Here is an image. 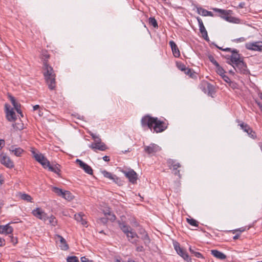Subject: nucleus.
Segmentation results:
<instances>
[{
    "mask_svg": "<svg viewBox=\"0 0 262 262\" xmlns=\"http://www.w3.org/2000/svg\"><path fill=\"white\" fill-rule=\"evenodd\" d=\"M67 261V262H79L78 257L76 256H68Z\"/></svg>",
    "mask_w": 262,
    "mask_h": 262,
    "instance_id": "c03bdc74",
    "label": "nucleus"
},
{
    "mask_svg": "<svg viewBox=\"0 0 262 262\" xmlns=\"http://www.w3.org/2000/svg\"><path fill=\"white\" fill-rule=\"evenodd\" d=\"M103 160L106 162H108L110 161V158L106 156H105L103 157Z\"/></svg>",
    "mask_w": 262,
    "mask_h": 262,
    "instance_id": "13d9d810",
    "label": "nucleus"
},
{
    "mask_svg": "<svg viewBox=\"0 0 262 262\" xmlns=\"http://www.w3.org/2000/svg\"><path fill=\"white\" fill-rule=\"evenodd\" d=\"M49 57L50 55L47 51L42 52L41 54V59L43 60V75L49 89L52 90L54 89L56 86V75L54 73L53 68L48 63V59H49Z\"/></svg>",
    "mask_w": 262,
    "mask_h": 262,
    "instance_id": "f257e3e1",
    "label": "nucleus"
},
{
    "mask_svg": "<svg viewBox=\"0 0 262 262\" xmlns=\"http://www.w3.org/2000/svg\"><path fill=\"white\" fill-rule=\"evenodd\" d=\"M91 136L96 142L101 140L100 138L93 134H91Z\"/></svg>",
    "mask_w": 262,
    "mask_h": 262,
    "instance_id": "603ef678",
    "label": "nucleus"
},
{
    "mask_svg": "<svg viewBox=\"0 0 262 262\" xmlns=\"http://www.w3.org/2000/svg\"><path fill=\"white\" fill-rule=\"evenodd\" d=\"M81 262H93V260H90L88 258H86L85 256L82 257L81 258Z\"/></svg>",
    "mask_w": 262,
    "mask_h": 262,
    "instance_id": "3c124183",
    "label": "nucleus"
},
{
    "mask_svg": "<svg viewBox=\"0 0 262 262\" xmlns=\"http://www.w3.org/2000/svg\"><path fill=\"white\" fill-rule=\"evenodd\" d=\"M9 100H10L11 103L13 105L15 110L16 112L20 114L21 117H23V114L22 113L21 111L20 110V104L18 103L15 99V98L12 96H9Z\"/></svg>",
    "mask_w": 262,
    "mask_h": 262,
    "instance_id": "aec40b11",
    "label": "nucleus"
},
{
    "mask_svg": "<svg viewBox=\"0 0 262 262\" xmlns=\"http://www.w3.org/2000/svg\"><path fill=\"white\" fill-rule=\"evenodd\" d=\"M169 43L171 48L173 56L176 57H179L180 56V53L176 43L172 40L170 41Z\"/></svg>",
    "mask_w": 262,
    "mask_h": 262,
    "instance_id": "4be33fe9",
    "label": "nucleus"
},
{
    "mask_svg": "<svg viewBox=\"0 0 262 262\" xmlns=\"http://www.w3.org/2000/svg\"><path fill=\"white\" fill-rule=\"evenodd\" d=\"M209 61L215 67L219 66V63L215 60L213 56L210 55L208 56Z\"/></svg>",
    "mask_w": 262,
    "mask_h": 262,
    "instance_id": "a18cd8bd",
    "label": "nucleus"
},
{
    "mask_svg": "<svg viewBox=\"0 0 262 262\" xmlns=\"http://www.w3.org/2000/svg\"><path fill=\"white\" fill-rule=\"evenodd\" d=\"M259 97L262 100V93L259 94Z\"/></svg>",
    "mask_w": 262,
    "mask_h": 262,
    "instance_id": "774afa93",
    "label": "nucleus"
},
{
    "mask_svg": "<svg viewBox=\"0 0 262 262\" xmlns=\"http://www.w3.org/2000/svg\"><path fill=\"white\" fill-rule=\"evenodd\" d=\"M118 224L119 228L126 234V235L132 230V228L129 226L127 225L123 222L118 221Z\"/></svg>",
    "mask_w": 262,
    "mask_h": 262,
    "instance_id": "5701e85b",
    "label": "nucleus"
},
{
    "mask_svg": "<svg viewBox=\"0 0 262 262\" xmlns=\"http://www.w3.org/2000/svg\"><path fill=\"white\" fill-rule=\"evenodd\" d=\"M222 77L226 82H229L230 81V78L225 74L223 75Z\"/></svg>",
    "mask_w": 262,
    "mask_h": 262,
    "instance_id": "5fc2aeb1",
    "label": "nucleus"
},
{
    "mask_svg": "<svg viewBox=\"0 0 262 262\" xmlns=\"http://www.w3.org/2000/svg\"><path fill=\"white\" fill-rule=\"evenodd\" d=\"M211 253L214 257L219 259L223 260L226 258L225 254L217 250H212Z\"/></svg>",
    "mask_w": 262,
    "mask_h": 262,
    "instance_id": "b1692460",
    "label": "nucleus"
},
{
    "mask_svg": "<svg viewBox=\"0 0 262 262\" xmlns=\"http://www.w3.org/2000/svg\"><path fill=\"white\" fill-rule=\"evenodd\" d=\"M5 145V140L1 139L0 140V147H2V146H4Z\"/></svg>",
    "mask_w": 262,
    "mask_h": 262,
    "instance_id": "052dcab7",
    "label": "nucleus"
},
{
    "mask_svg": "<svg viewBox=\"0 0 262 262\" xmlns=\"http://www.w3.org/2000/svg\"><path fill=\"white\" fill-rule=\"evenodd\" d=\"M247 134L248 136L253 139L256 138V134L250 127H248L247 125Z\"/></svg>",
    "mask_w": 262,
    "mask_h": 262,
    "instance_id": "7c9ffc66",
    "label": "nucleus"
},
{
    "mask_svg": "<svg viewBox=\"0 0 262 262\" xmlns=\"http://www.w3.org/2000/svg\"><path fill=\"white\" fill-rule=\"evenodd\" d=\"M104 214H105V215H108L110 216V220L111 221H114L116 220V216L114 214L112 213L110 211L104 213Z\"/></svg>",
    "mask_w": 262,
    "mask_h": 262,
    "instance_id": "49530a36",
    "label": "nucleus"
},
{
    "mask_svg": "<svg viewBox=\"0 0 262 262\" xmlns=\"http://www.w3.org/2000/svg\"><path fill=\"white\" fill-rule=\"evenodd\" d=\"M216 68V72L217 73L220 74L221 76H222L225 73V71L224 69L220 66V65L219 64V66L215 67Z\"/></svg>",
    "mask_w": 262,
    "mask_h": 262,
    "instance_id": "37998d69",
    "label": "nucleus"
},
{
    "mask_svg": "<svg viewBox=\"0 0 262 262\" xmlns=\"http://www.w3.org/2000/svg\"><path fill=\"white\" fill-rule=\"evenodd\" d=\"M187 222L188 223H189L191 226H194V227H198V222L195 220L193 219H187Z\"/></svg>",
    "mask_w": 262,
    "mask_h": 262,
    "instance_id": "a19ab883",
    "label": "nucleus"
},
{
    "mask_svg": "<svg viewBox=\"0 0 262 262\" xmlns=\"http://www.w3.org/2000/svg\"><path fill=\"white\" fill-rule=\"evenodd\" d=\"M149 24L154 28H158V25L156 19L154 17H149L148 19Z\"/></svg>",
    "mask_w": 262,
    "mask_h": 262,
    "instance_id": "c9c22d12",
    "label": "nucleus"
},
{
    "mask_svg": "<svg viewBox=\"0 0 262 262\" xmlns=\"http://www.w3.org/2000/svg\"><path fill=\"white\" fill-rule=\"evenodd\" d=\"M60 165L57 164L54 165H51L50 164V166H48L49 170L52 172H53L56 174H59V172L60 171Z\"/></svg>",
    "mask_w": 262,
    "mask_h": 262,
    "instance_id": "393cba45",
    "label": "nucleus"
},
{
    "mask_svg": "<svg viewBox=\"0 0 262 262\" xmlns=\"http://www.w3.org/2000/svg\"><path fill=\"white\" fill-rule=\"evenodd\" d=\"M10 151H11L12 153L14 154L16 156L19 157L24 151V150L20 147L14 148V146H11L10 148Z\"/></svg>",
    "mask_w": 262,
    "mask_h": 262,
    "instance_id": "a878e982",
    "label": "nucleus"
},
{
    "mask_svg": "<svg viewBox=\"0 0 262 262\" xmlns=\"http://www.w3.org/2000/svg\"><path fill=\"white\" fill-rule=\"evenodd\" d=\"M202 36L205 40L208 41L209 40V37L208 36L207 31H205L204 33H201Z\"/></svg>",
    "mask_w": 262,
    "mask_h": 262,
    "instance_id": "09e8293b",
    "label": "nucleus"
},
{
    "mask_svg": "<svg viewBox=\"0 0 262 262\" xmlns=\"http://www.w3.org/2000/svg\"><path fill=\"white\" fill-rule=\"evenodd\" d=\"M143 127L147 126L151 130L154 129V132L157 133H161L167 128V124L163 121H161L157 117H152L148 115L143 117L141 120Z\"/></svg>",
    "mask_w": 262,
    "mask_h": 262,
    "instance_id": "7ed1b4c3",
    "label": "nucleus"
},
{
    "mask_svg": "<svg viewBox=\"0 0 262 262\" xmlns=\"http://www.w3.org/2000/svg\"><path fill=\"white\" fill-rule=\"evenodd\" d=\"M13 231V228L9 226V224L6 225H0V233L6 234H11Z\"/></svg>",
    "mask_w": 262,
    "mask_h": 262,
    "instance_id": "412c9836",
    "label": "nucleus"
},
{
    "mask_svg": "<svg viewBox=\"0 0 262 262\" xmlns=\"http://www.w3.org/2000/svg\"><path fill=\"white\" fill-rule=\"evenodd\" d=\"M89 146L94 151H96L97 149L104 151L107 149L106 145L104 143L101 142V140L95 143H93L89 145Z\"/></svg>",
    "mask_w": 262,
    "mask_h": 262,
    "instance_id": "2eb2a0df",
    "label": "nucleus"
},
{
    "mask_svg": "<svg viewBox=\"0 0 262 262\" xmlns=\"http://www.w3.org/2000/svg\"><path fill=\"white\" fill-rule=\"evenodd\" d=\"M196 8L198 14L204 16H207L208 10L199 6H196Z\"/></svg>",
    "mask_w": 262,
    "mask_h": 262,
    "instance_id": "2f4dec72",
    "label": "nucleus"
},
{
    "mask_svg": "<svg viewBox=\"0 0 262 262\" xmlns=\"http://www.w3.org/2000/svg\"><path fill=\"white\" fill-rule=\"evenodd\" d=\"M244 5H245V4L244 3H241V4H239V6L241 7V8H243Z\"/></svg>",
    "mask_w": 262,
    "mask_h": 262,
    "instance_id": "69168bd1",
    "label": "nucleus"
},
{
    "mask_svg": "<svg viewBox=\"0 0 262 262\" xmlns=\"http://www.w3.org/2000/svg\"><path fill=\"white\" fill-rule=\"evenodd\" d=\"M5 245V239L0 237V247H3Z\"/></svg>",
    "mask_w": 262,
    "mask_h": 262,
    "instance_id": "6e6d98bb",
    "label": "nucleus"
},
{
    "mask_svg": "<svg viewBox=\"0 0 262 262\" xmlns=\"http://www.w3.org/2000/svg\"><path fill=\"white\" fill-rule=\"evenodd\" d=\"M112 180L119 186L123 185V182L116 175L114 177V178Z\"/></svg>",
    "mask_w": 262,
    "mask_h": 262,
    "instance_id": "ea45409f",
    "label": "nucleus"
},
{
    "mask_svg": "<svg viewBox=\"0 0 262 262\" xmlns=\"http://www.w3.org/2000/svg\"><path fill=\"white\" fill-rule=\"evenodd\" d=\"M122 172L125 175V176L128 179V181L131 183L134 184L137 183V174L132 169L127 170H122Z\"/></svg>",
    "mask_w": 262,
    "mask_h": 262,
    "instance_id": "423d86ee",
    "label": "nucleus"
},
{
    "mask_svg": "<svg viewBox=\"0 0 262 262\" xmlns=\"http://www.w3.org/2000/svg\"><path fill=\"white\" fill-rule=\"evenodd\" d=\"M207 16L213 17V16H214V14H213V13L212 12L208 11L207 13Z\"/></svg>",
    "mask_w": 262,
    "mask_h": 262,
    "instance_id": "bf43d9fd",
    "label": "nucleus"
},
{
    "mask_svg": "<svg viewBox=\"0 0 262 262\" xmlns=\"http://www.w3.org/2000/svg\"><path fill=\"white\" fill-rule=\"evenodd\" d=\"M138 233L141 235L140 238L143 240L144 245L146 246H148L150 243V239L147 232L144 229L140 228L139 229Z\"/></svg>",
    "mask_w": 262,
    "mask_h": 262,
    "instance_id": "4468645a",
    "label": "nucleus"
},
{
    "mask_svg": "<svg viewBox=\"0 0 262 262\" xmlns=\"http://www.w3.org/2000/svg\"><path fill=\"white\" fill-rule=\"evenodd\" d=\"M47 220H49L50 224H51L53 226H55L57 224V220L53 215H51V216L48 217V219H47Z\"/></svg>",
    "mask_w": 262,
    "mask_h": 262,
    "instance_id": "58836bf2",
    "label": "nucleus"
},
{
    "mask_svg": "<svg viewBox=\"0 0 262 262\" xmlns=\"http://www.w3.org/2000/svg\"><path fill=\"white\" fill-rule=\"evenodd\" d=\"M230 64V65H231V66H232V68H233V69H231V70H229V72L230 73L233 74L234 73V71H236L237 72H239V73H241V72H239V71H237L235 69H234L233 66V64L231 62H230V64ZM245 73H246V72L244 73V74H245ZM241 74H242V73H241ZM243 74H244V73H243Z\"/></svg>",
    "mask_w": 262,
    "mask_h": 262,
    "instance_id": "864d4df0",
    "label": "nucleus"
},
{
    "mask_svg": "<svg viewBox=\"0 0 262 262\" xmlns=\"http://www.w3.org/2000/svg\"><path fill=\"white\" fill-rule=\"evenodd\" d=\"M200 88L202 91L209 95H212L214 93V86L207 81H202L200 85Z\"/></svg>",
    "mask_w": 262,
    "mask_h": 262,
    "instance_id": "6e6552de",
    "label": "nucleus"
},
{
    "mask_svg": "<svg viewBox=\"0 0 262 262\" xmlns=\"http://www.w3.org/2000/svg\"><path fill=\"white\" fill-rule=\"evenodd\" d=\"M20 198L22 200L27 201L28 202H31L32 198L31 196L26 193H22L20 194Z\"/></svg>",
    "mask_w": 262,
    "mask_h": 262,
    "instance_id": "79ce46f5",
    "label": "nucleus"
},
{
    "mask_svg": "<svg viewBox=\"0 0 262 262\" xmlns=\"http://www.w3.org/2000/svg\"><path fill=\"white\" fill-rule=\"evenodd\" d=\"M76 163L78 164L80 167L83 169L86 173L89 174H93V170L89 165L79 159H76Z\"/></svg>",
    "mask_w": 262,
    "mask_h": 262,
    "instance_id": "f3484780",
    "label": "nucleus"
},
{
    "mask_svg": "<svg viewBox=\"0 0 262 262\" xmlns=\"http://www.w3.org/2000/svg\"><path fill=\"white\" fill-rule=\"evenodd\" d=\"M55 238L57 243L58 241L59 242L60 245L59 246L61 250H67L69 249V246L67 244L66 239L62 236L59 235H56Z\"/></svg>",
    "mask_w": 262,
    "mask_h": 262,
    "instance_id": "a211bd4d",
    "label": "nucleus"
},
{
    "mask_svg": "<svg viewBox=\"0 0 262 262\" xmlns=\"http://www.w3.org/2000/svg\"><path fill=\"white\" fill-rule=\"evenodd\" d=\"M75 219L78 222H81V224L84 225V226H85L87 224L86 221L84 219H83V215L81 213H79L78 214H75Z\"/></svg>",
    "mask_w": 262,
    "mask_h": 262,
    "instance_id": "cd10ccee",
    "label": "nucleus"
},
{
    "mask_svg": "<svg viewBox=\"0 0 262 262\" xmlns=\"http://www.w3.org/2000/svg\"><path fill=\"white\" fill-rule=\"evenodd\" d=\"M184 72L191 78L196 79L197 78V73L188 68Z\"/></svg>",
    "mask_w": 262,
    "mask_h": 262,
    "instance_id": "bb28decb",
    "label": "nucleus"
},
{
    "mask_svg": "<svg viewBox=\"0 0 262 262\" xmlns=\"http://www.w3.org/2000/svg\"><path fill=\"white\" fill-rule=\"evenodd\" d=\"M245 40V39L244 37H240L237 39H234L233 41L235 42H239V41H244Z\"/></svg>",
    "mask_w": 262,
    "mask_h": 262,
    "instance_id": "4d7b16f0",
    "label": "nucleus"
},
{
    "mask_svg": "<svg viewBox=\"0 0 262 262\" xmlns=\"http://www.w3.org/2000/svg\"><path fill=\"white\" fill-rule=\"evenodd\" d=\"M176 64L178 68L180 70L183 72L185 71L188 68L187 67H186V66L184 64L181 62H177Z\"/></svg>",
    "mask_w": 262,
    "mask_h": 262,
    "instance_id": "4c0bfd02",
    "label": "nucleus"
},
{
    "mask_svg": "<svg viewBox=\"0 0 262 262\" xmlns=\"http://www.w3.org/2000/svg\"><path fill=\"white\" fill-rule=\"evenodd\" d=\"M196 19H197V20H198V22L199 24V30H200V33H204L205 31H206V30L204 26L202 20L199 17H197Z\"/></svg>",
    "mask_w": 262,
    "mask_h": 262,
    "instance_id": "c756f323",
    "label": "nucleus"
},
{
    "mask_svg": "<svg viewBox=\"0 0 262 262\" xmlns=\"http://www.w3.org/2000/svg\"><path fill=\"white\" fill-rule=\"evenodd\" d=\"M0 157L1 162L3 165L9 168L14 167L13 162L9 157L3 154H1Z\"/></svg>",
    "mask_w": 262,
    "mask_h": 262,
    "instance_id": "9b49d317",
    "label": "nucleus"
},
{
    "mask_svg": "<svg viewBox=\"0 0 262 262\" xmlns=\"http://www.w3.org/2000/svg\"><path fill=\"white\" fill-rule=\"evenodd\" d=\"M5 107L7 119L10 122H14L17 119L15 113L12 108L10 110V106L8 104L5 105Z\"/></svg>",
    "mask_w": 262,
    "mask_h": 262,
    "instance_id": "1a4fd4ad",
    "label": "nucleus"
},
{
    "mask_svg": "<svg viewBox=\"0 0 262 262\" xmlns=\"http://www.w3.org/2000/svg\"><path fill=\"white\" fill-rule=\"evenodd\" d=\"M256 103L257 104V105H258V106L259 107L260 110L261 111V108H262V104L260 103V102H258V101L256 100Z\"/></svg>",
    "mask_w": 262,
    "mask_h": 262,
    "instance_id": "e2e57ef3",
    "label": "nucleus"
},
{
    "mask_svg": "<svg viewBox=\"0 0 262 262\" xmlns=\"http://www.w3.org/2000/svg\"><path fill=\"white\" fill-rule=\"evenodd\" d=\"M223 51L231 52L232 54L231 56L227 55L226 58L228 60L227 63L233 64V68L237 71L242 73H245L246 71V64L244 62V57H242L236 49H232L230 48H226L222 49Z\"/></svg>",
    "mask_w": 262,
    "mask_h": 262,
    "instance_id": "f03ea898",
    "label": "nucleus"
},
{
    "mask_svg": "<svg viewBox=\"0 0 262 262\" xmlns=\"http://www.w3.org/2000/svg\"><path fill=\"white\" fill-rule=\"evenodd\" d=\"M13 127L16 130H22L24 128V124L22 122L15 123L12 124Z\"/></svg>",
    "mask_w": 262,
    "mask_h": 262,
    "instance_id": "f704fd0d",
    "label": "nucleus"
},
{
    "mask_svg": "<svg viewBox=\"0 0 262 262\" xmlns=\"http://www.w3.org/2000/svg\"><path fill=\"white\" fill-rule=\"evenodd\" d=\"M101 220L103 223H106L107 222V219L106 218H102Z\"/></svg>",
    "mask_w": 262,
    "mask_h": 262,
    "instance_id": "0e129e2a",
    "label": "nucleus"
},
{
    "mask_svg": "<svg viewBox=\"0 0 262 262\" xmlns=\"http://www.w3.org/2000/svg\"><path fill=\"white\" fill-rule=\"evenodd\" d=\"M259 146H260V149H261V150L262 151V142H260L259 143Z\"/></svg>",
    "mask_w": 262,
    "mask_h": 262,
    "instance_id": "338daca9",
    "label": "nucleus"
},
{
    "mask_svg": "<svg viewBox=\"0 0 262 262\" xmlns=\"http://www.w3.org/2000/svg\"><path fill=\"white\" fill-rule=\"evenodd\" d=\"M33 154L35 159L40 163L45 168H48L50 166L49 161L42 154H37L35 151H33Z\"/></svg>",
    "mask_w": 262,
    "mask_h": 262,
    "instance_id": "0eeeda50",
    "label": "nucleus"
},
{
    "mask_svg": "<svg viewBox=\"0 0 262 262\" xmlns=\"http://www.w3.org/2000/svg\"><path fill=\"white\" fill-rule=\"evenodd\" d=\"M189 251L190 253L192 254H193L195 257L198 258H204V256L202 255L201 253L200 252L195 251V247H189Z\"/></svg>",
    "mask_w": 262,
    "mask_h": 262,
    "instance_id": "c85d7f7f",
    "label": "nucleus"
},
{
    "mask_svg": "<svg viewBox=\"0 0 262 262\" xmlns=\"http://www.w3.org/2000/svg\"><path fill=\"white\" fill-rule=\"evenodd\" d=\"M180 167H181V164L179 163H177V164L175 165H173V166L172 167V169H171L173 171L174 174L175 175L179 176V177L180 176V171L179 170H178V168Z\"/></svg>",
    "mask_w": 262,
    "mask_h": 262,
    "instance_id": "72a5a7b5",
    "label": "nucleus"
},
{
    "mask_svg": "<svg viewBox=\"0 0 262 262\" xmlns=\"http://www.w3.org/2000/svg\"><path fill=\"white\" fill-rule=\"evenodd\" d=\"M167 163L169 169H172L173 165H175L177 164V163H179V162H177L176 160L171 159H168Z\"/></svg>",
    "mask_w": 262,
    "mask_h": 262,
    "instance_id": "e433bc0d",
    "label": "nucleus"
},
{
    "mask_svg": "<svg viewBox=\"0 0 262 262\" xmlns=\"http://www.w3.org/2000/svg\"><path fill=\"white\" fill-rule=\"evenodd\" d=\"M212 10L215 12L219 13V16H221L222 18H224V19H225L226 20L229 22L232 21V19L233 18L228 16L229 14L227 12V11L216 8H212Z\"/></svg>",
    "mask_w": 262,
    "mask_h": 262,
    "instance_id": "f8f14e48",
    "label": "nucleus"
},
{
    "mask_svg": "<svg viewBox=\"0 0 262 262\" xmlns=\"http://www.w3.org/2000/svg\"><path fill=\"white\" fill-rule=\"evenodd\" d=\"M237 122L238 123V125H239L244 132H246V125L244 124V123L242 121H240L239 120H237Z\"/></svg>",
    "mask_w": 262,
    "mask_h": 262,
    "instance_id": "de8ad7c7",
    "label": "nucleus"
},
{
    "mask_svg": "<svg viewBox=\"0 0 262 262\" xmlns=\"http://www.w3.org/2000/svg\"><path fill=\"white\" fill-rule=\"evenodd\" d=\"M52 191L58 195L62 196L67 200L71 201L73 199V195L69 191H63L56 187H53Z\"/></svg>",
    "mask_w": 262,
    "mask_h": 262,
    "instance_id": "20e7f679",
    "label": "nucleus"
},
{
    "mask_svg": "<svg viewBox=\"0 0 262 262\" xmlns=\"http://www.w3.org/2000/svg\"><path fill=\"white\" fill-rule=\"evenodd\" d=\"M103 174V176L106 178H108L110 180H113L114 177L115 176L114 174H112L111 172L107 171L106 170H102L101 171Z\"/></svg>",
    "mask_w": 262,
    "mask_h": 262,
    "instance_id": "473e14b6",
    "label": "nucleus"
},
{
    "mask_svg": "<svg viewBox=\"0 0 262 262\" xmlns=\"http://www.w3.org/2000/svg\"><path fill=\"white\" fill-rule=\"evenodd\" d=\"M126 236L129 242L133 244L136 245H137V243L138 242V238H139V236L136 232L131 231L128 234L126 235Z\"/></svg>",
    "mask_w": 262,
    "mask_h": 262,
    "instance_id": "6ab92c4d",
    "label": "nucleus"
},
{
    "mask_svg": "<svg viewBox=\"0 0 262 262\" xmlns=\"http://www.w3.org/2000/svg\"><path fill=\"white\" fill-rule=\"evenodd\" d=\"M32 213L35 217L45 221L48 219L47 213L39 208H37L36 209L33 210Z\"/></svg>",
    "mask_w": 262,
    "mask_h": 262,
    "instance_id": "dca6fc26",
    "label": "nucleus"
},
{
    "mask_svg": "<svg viewBox=\"0 0 262 262\" xmlns=\"http://www.w3.org/2000/svg\"><path fill=\"white\" fill-rule=\"evenodd\" d=\"M39 108H40V106L39 105H35L33 106V110L34 111L37 110L39 109Z\"/></svg>",
    "mask_w": 262,
    "mask_h": 262,
    "instance_id": "680f3d73",
    "label": "nucleus"
},
{
    "mask_svg": "<svg viewBox=\"0 0 262 262\" xmlns=\"http://www.w3.org/2000/svg\"><path fill=\"white\" fill-rule=\"evenodd\" d=\"M247 49L255 51H262V41L247 43Z\"/></svg>",
    "mask_w": 262,
    "mask_h": 262,
    "instance_id": "9d476101",
    "label": "nucleus"
},
{
    "mask_svg": "<svg viewBox=\"0 0 262 262\" xmlns=\"http://www.w3.org/2000/svg\"><path fill=\"white\" fill-rule=\"evenodd\" d=\"M173 245L177 253L180 256L183 257L185 260L187 261V262H189L191 260V259L189 258L188 254L186 252V251H185L182 248L180 247V244L178 242L173 241Z\"/></svg>",
    "mask_w": 262,
    "mask_h": 262,
    "instance_id": "39448f33",
    "label": "nucleus"
},
{
    "mask_svg": "<svg viewBox=\"0 0 262 262\" xmlns=\"http://www.w3.org/2000/svg\"><path fill=\"white\" fill-rule=\"evenodd\" d=\"M136 250L138 252H143L144 251V249L142 246H137Z\"/></svg>",
    "mask_w": 262,
    "mask_h": 262,
    "instance_id": "8fccbe9b",
    "label": "nucleus"
},
{
    "mask_svg": "<svg viewBox=\"0 0 262 262\" xmlns=\"http://www.w3.org/2000/svg\"><path fill=\"white\" fill-rule=\"evenodd\" d=\"M160 150L161 148L154 143H151L148 146H144V151L149 155L154 154Z\"/></svg>",
    "mask_w": 262,
    "mask_h": 262,
    "instance_id": "ddd939ff",
    "label": "nucleus"
}]
</instances>
